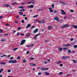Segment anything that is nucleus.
<instances>
[{
  "instance_id": "1",
  "label": "nucleus",
  "mask_w": 77,
  "mask_h": 77,
  "mask_svg": "<svg viewBox=\"0 0 77 77\" xmlns=\"http://www.w3.org/2000/svg\"><path fill=\"white\" fill-rule=\"evenodd\" d=\"M40 69L42 70V71H45V70H48V68H45L44 67H41Z\"/></svg>"
},
{
  "instance_id": "2",
  "label": "nucleus",
  "mask_w": 77,
  "mask_h": 77,
  "mask_svg": "<svg viewBox=\"0 0 77 77\" xmlns=\"http://www.w3.org/2000/svg\"><path fill=\"white\" fill-rule=\"evenodd\" d=\"M17 61L15 60H10L9 61V63H17Z\"/></svg>"
},
{
  "instance_id": "3",
  "label": "nucleus",
  "mask_w": 77,
  "mask_h": 77,
  "mask_svg": "<svg viewBox=\"0 0 77 77\" xmlns=\"http://www.w3.org/2000/svg\"><path fill=\"white\" fill-rule=\"evenodd\" d=\"M26 43V40H22V42H21L20 45H23L24 44H25Z\"/></svg>"
},
{
  "instance_id": "4",
  "label": "nucleus",
  "mask_w": 77,
  "mask_h": 77,
  "mask_svg": "<svg viewBox=\"0 0 77 77\" xmlns=\"http://www.w3.org/2000/svg\"><path fill=\"white\" fill-rule=\"evenodd\" d=\"M69 25L67 24H66L64 26L61 27V28H64V27H69Z\"/></svg>"
},
{
  "instance_id": "5",
  "label": "nucleus",
  "mask_w": 77,
  "mask_h": 77,
  "mask_svg": "<svg viewBox=\"0 0 77 77\" xmlns=\"http://www.w3.org/2000/svg\"><path fill=\"white\" fill-rule=\"evenodd\" d=\"M61 13L62 14H63V15H65L66 14L65 12V11H64L63 10H61Z\"/></svg>"
},
{
  "instance_id": "6",
  "label": "nucleus",
  "mask_w": 77,
  "mask_h": 77,
  "mask_svg": "<svg viewBox=\"0 0 77 77\" xmlns=\"http://www.w3.org/2000/svg\"><path fill=\"white\" fill-rule=\"evenodd\" d=\"M28 8H33L34 7V5H31L28 6Z\"/></svg>"
},
{
  "instance_id": "7",
  "label": "nucleus",
  "mask_w": 77,
  "mask_h": 77,
  "mask_svg": "<svg viewBox=\"0 0 77 77\" xmlns=\"http://www.w3.org/2000/svg\"><path fill=\"white\" fill-rule=\"evenodd\" d=\"M31 26V24H29L28 25L26 26V29H28L29 27H30Z\"/></svg>"
},
{
  "instance_id": "8",
  "label": "nucleus",
  "mask_w": 77,
  "mask_h": 77,
  "mask_svg": "<svg viewBox=\"0 0 77 77\" xmlns=\"http://www.w3.org/2000/svg\"><path fill=\"white\" fill-rule=\"evenodd\" d=\"M38 29H36L34 31L33 33H36L37 32H38Z\"/></svg>"
},
{
  "instance_id": "9",
  "label": "nucleus",
  "mask_w": 77,
  "mask_h": 77,
  "mask_svg": "<svg viewBox=\"0 0 77 77\" xmlns=\"http://www.w3.org/2000/svg\"><path fill=\"white\" fill-rule=\"evenodd\" d=\"M30 35V33H27L26 35V37H27V36H29Z\"/></svg>"
},
{
  "instance_id": "10",
  "label": "nucleus",
  "mask_w": 77,
  "mask_h": 77,
  "mask_svg": "<svg viewBox=\"0 0 77 77\" xmlns=\"http://www.w3.org/2000/svg\"><path fill=\"white\" fill-rule=\"evenodd\" d=\"M4 6L5 7H9L10 6L8 4H5L4 5Z\"/></svg>"
},
{
  "instance_id": "11",
  "label": "nucleus",
  "mask_w": 77,
  "mask_h": 77,
  "mask_svg": "<svg viewBox=\"0 0 77 77\" xmlns=\"http://www.w3.org/2000/svg\"><path fill=\"white\" fill-rule=\"evenodd\" d=\"M54 20H56L57 21H59V18L57 17H56L54 18Z\"/></svg>"
},
{
  "instance_id": "12",
  "label": "nucleus",
  "mask_w": 77,
  "mask_h": 77,
  "mask_svg": "<svg viewBox=\"0 0 77 77\" xmlns=\"http://www.w3.org/2000/svg\"><path fill=\"white\" fill-rule=\"evenodd\" d=\"M62 50H63V48H58V50L60 51H61Z\"/></svg>"
},
{
  "instance_id": "13",
  "label": "nucleus",
  "mask_w": 77,
  "mask_h": 77,
  "mask_svg": "<svg viewBox=\"0 0 77 77\" xmlns=\"http://www.w3.org/2000/svg\"><path fill=\"white\" fill-rule=\"evenodd\" d=\"M60 3H62L63 5H66V2H60Z\"/></svg>"
},
{
  "instance_id": "14",
  "label": "nucleus",
  "mask_w": 77,
  "mask_h": 77,
  "mask_svg": "<svg viewBox=\"0 0 77 77\" xmlns=\"http://www.w3.org/2000/svg\"><path fill=\"white\" fill-rule=\"evenodd\" d=\"M52 27H53L51 26H50L48 27V30H51V28H52Z\"/></svg>"
},
{
  "instance_id": "15",
  "label": "nucleus",
  "mask_w": 77,
  "mask_h": 77,
  "mask_svg": "<svg viewBox=\"0 0 77 77\" xmlns=\"http://www.w3.org/2000/svg\"><path fill=\"white\" fill-rule=\"evenodd\" d=\"M45 74H46V75H50V73H49V72H45Z\"/></svg>"
},
{
  "instance_id": "16",
  "label": "nucleus",
  "mask_w": 77,
  "mask_h": 77,
  "mask_svg": "<svg viewBox=\"0 0 77 77\" xmlns=\"http://www.w3.org/2000/svg\"><path fill=\"white\" fill-rule=\"evenodd\" d=\"M26 9H21L19 11H26Z\"/></svg>"
},
{
  "instance_id": "17",
  "label": "nucleus",
  "mask_w": 77,
  "mask_h": 77,
  "mask_svg": "<svg viewBox=\"0 0 77 77\" xmlns=\"http://www.w3.org/2000/svg\"><path fill=\"white\" fill-rule=\"evenodd\" d=\"M72 27H74L75 29H77V26L76 25H72Z\"/></svg>"
},
{
  "instance_id": "18",
  "label": "nucleus",
  "mask_w": 77,
  "mask_h": 77,
  "mask_svg": "<svg viewBox=\"0 0 77 77\" xmlns=\"http://www.w3.org/2000/svg\"><path fill=\"white\" fill-rule=\"evenodd\" d=\"M62 63V62H61V61H57V64H59V63Z\"/></svg>"
},
{
  "instance_id": "19",
  "label": "nucleus",
  "mask_w": 77,
  "mask_h": 77,
  "mask_svg": "<svg viewBox=\"0 0 77 77\" xmlns=\"http://www.w3.org/2000/svg\"><path fill=\"white\" fill-rule=\"evenodd\" d=\"M62 58V59H66V56H63Z\"/></svg>"
},
{
  "instance_id": "20",
  "label": "nucleus",
  "mask_w": 77,
  "mask_h": 77,
  "mask_svg": "<svg viewBox=\"0 0 77 77\" xmlns=\"http://www.w3.org/2000/svg\"><path fill=\"white\" fill-rule=\"evenodd\" d=\"M18 49V48H13V51H16V50H17Z\"/></svg>"
},
{
  "instance_id": "21",
  "label": "nucleus",
  "mask_w": 77,
  "mask_h": 77,
  "mask_svg": "<svg viewBox=\"0 0 77 77\" xmlns=\"http://www.w3.org/2000/svg\"><path fill=\"white\" fill-rule=\"evenodd\" d=\"M21 27H19L18 28L17 30L18 31H19V30H21Z\"/></svg>"
},
{
  "instance_id": "22",
  "label": "nucleus",
  "mask_w": 77,
  "mask_h": 77,
  "mask_svg": "<svg viewBox=\"0 0 77 77\" xmlns=\"http://www.w3.org/2000/svg\"><path fill=\"white\" fill-rule=\"evenodd\" d=\"M72 61H73V63H76V62H77V61H75V60H72Z\"/></svg>"
},
{
  "instance_id": "23",
  "label": "nucleus",
  "mask_w": 77,
  "mask_h": 77,
  "mask_svg": "<svg viewBox=\"0 0 77 77\" xmlns=\"http://www.w3.org/2000/svg\"><path fill=\"white\" fill-rule=\"evenodd\" d=\"M31 65V66H36V64H33L32 65Z\"/></svg>"
},
{
  "instance_id": "24",
  "label": "nucleus",
  "mask_w": 77,
  "mask_h": 77,
  "mask_svg": "<svg viewBox=\"0 0 77 77\" xmlns=\"http://www.w3.org/2000/svg\"><path fill=\"white\" fill-rule=\"evenodd\" d=\"M74 48H77V45H75L73 46Z\"/></svg>"
},
{
  "instance_id": "25",
  "label": "nucleus",
  "mask_w": 77,
  "mask_h": 77,
  "mask_svg": "<svg viewBox=\"0 0 77 77\" xmlns=\"http://www.w3.org/2000/svg\"><path fill=\"white\" fill-rule=\"evenodd\" d=\"M5 63H1V65H5Z\"/></svg>"
},
{
  "instance_id": "26",
  "label": "nucleus",
  "mask_w": 77,
  "mask_h": 77,
  "mask_svg": "<svg viewBox=\"0 0 77 77\" xmlns=\"http://www.w3.org/2000/svg\"><path fill=\"white\" fill-rule=\"evenodd\" d=\"M19 14L20 15H23V13L22 12H19Z\"/></svg>"
},
{
  "instance_id": "27",
  "label": "nucleus",
  "mask_w": 77,
  "mask_h": 77,
  "mask_svg": "<svg viewBox=\"0 0 77 77\" xmlns=\"http://www.w3.org/2000/svg\"><path fill=\"white\" fill-rule=\"evenodd\" d=\"M1 41H2V42H5V40L3 39H1Z\"/></svg>"
},
{
  "instance_id": "28",
  "label": "nucleus",
  "mask_w": 77,
  "mask_h": 77,
  "mask_svg": "<svg viewBox=\"0 0 77 77\" xmlns=\"http://www.w3.org/2000/svg\"><path fill=\"white\" fill-rule=\"evenodd\" d=\"M59 75H61V74H63V72H60L59 73Z\"/></svg>"
},
{
  "instance_id": "29",
  "label": "nucleus",
  "mask_w": 77,
  "mask_h": 77,
  "mask_svg": "<svg viewBox=\"0 0 77 77\" xmlns=\"http://www.w3.org/2000/svg\"><path fill=\"white\" fill-rule=\"evenodd\" d=\"M66 46L67 47V46H71V44H67L66 45Z\"/></svg>"
},
{
  "instance_id": "30",
  "label": "nucleus",
  "mask_w": 77,
  "mask_h": 77,
  "mask_svg": "<svg viewBox=\"0 0 77 77\" xmlns=\"http://www.w3.org/2000/svg\"><path fill=\"white\" fill-rule=\"evenodd\" d=\"M62 46V47H67L66 45H63Z\"/></svg>"
},
{
  "instance_id": "31",
  "label": "nucleus",
  "mask_w": 77,
  "mask_h": 77,
  "mask_svg": "<svg viewBox=\"0 0 77 77\" xmlns=\"http://www.w3.org/2000/svg\"><path fill=\"white\" fill-rule=\"evenodd\" d=\"M27 4H30V3H32V2L30 1L29 2H27Z\"/></svg>"
},
{
  "instance_id": "32",
  "label": "nucleus",
  "mask_w": 77,
  "mask_h": 77,
  "mask_svg": "<svg viewBox=\"0 0 77 77\" xmlns=\"http://www.w3.org/2000/svg\"><path fill=\"white\" fill-rule=\"evenodd\" d=\"M38 21V20L35 19L34 20V22L35 23H36V21Z\"/></svg>"
},
{
  "instance_id": "33",
  "label": "nucleus",
  "mask_w": 77,
  "mask_h": 77,
  "mask_svg": "<svg viewBox=\"0 0 77 77\" xmlns=\"http://www.w3.org/2000/svg\"><path fill=\"white\" fill-rule=\"evenodd\" d=\"M17 3L15 2L14 3H12V5H17Z\"/></svg>"
},
{
  "instance_id": "34",
  "label": "nucleus",
  "mask_w": 77,
  "mask_h": 77,
  "mask_svg": "<svg viewBox=\"0 0 77 77\" xmlns=\"http://www.w3.org/2000/svg\"><path fill=\"white\" fill-rule=\"evenodd\" d=\"M42 23H45V21H44V20H42Z\"/></svg>"
},
{
  "instance_id": "35",
  "label": "nucleus",
  "mask_w": 77,
  "mask_h": 77,
  "mask_svg": "<svg viewBox=\"0 0 77 77\" xmlns=\"http://www.w3.org/2000/svg\"><path fill=\"white\" fill-rule=\"evenodd\" d=\"M38 11H42V9H39L38 10Z\"/></svg>"
},
{
  "instance_id": "36",
  "label": "nucleus",
  "mask_w": 77,
  "mask_h": 77,
  "mask_svg": "<svg viewBox=\"0 0 77 77\" xmlns=\"http://www.w3.org/2000/svg\"><path fill=\"white\" fill-rule=\"evenodd\" d=\"M22 23H24V20H22L21 21Z\"/></svg>"
},
{
  "instance_id": "37",
  "label": "nucleus",
  "mask_w": 77,
  "mask_h": 77,
  "mask_svg": "<svg viewBox=\"0 0 77 77\" xmlns=\"http://www.w3.org/2000/svg\"><path fill=\"white\" fill-rule=\"evenodd\" d=\"M3 72V69H1L0 70V73H1V72Z\"/></svg>"
},
{
  "instance_id": "38",
  "label": "nucleus",
  "mask_w": 77,
  "mask_h": 77,
  "mask_svg": "<svg viewBox=\"0 0 77 77\" xmlns=\"http://www.w3.org/2000/svg\"><path fill=\"white\" fill-rule=\"evenodd\" d=\"M3 32V30L2 29L0 30V33H2Z\"/></svg>"
},
{
  "instance_id": "39",
  "label": "nucleus",
  "mask_w": 77,
  "mask_h": 77,
  "mask_svg": "<svg viewBox=\"0 0 77 77\" xmlns=\"http://www.w3.org/2000/svg\"><path fill=\"white\" fill-rule=\"evenodd\" d=\"M60 66H61V67H62L63 66V64H60Z\"/></svg>"
},
{
  "instance_id": "40",
  "label": "nucleus",
  "mask_w": 77,
  "mask_h": 77,
  "mask_svg": "<svg viewBox=\"0 0 77 77\" xmlns=\"http://www.w3.org/2000/svg\"><path fill=\"white\" fill-rule=\"evenodd\" d=\"M9 23H6V24H5V26H9Z\"/></svg>"
},
{
  "instance_id": "41",
  "label": "nucleus",
  "mask_w": 77,
  "mask_h": 77,
  "mask_svg": "<svg viewBox=\"0 0 77 77\" xmlns=\"http://www.w3.org/2000/svg\"><path fill=\"white\" fill-rule=\"evenodd\" d=\"M54 4H53L52 5V8H54Z\"/></svg>"
},
{
  "instance_id": "42",
  "label": "nucleus",
  "mask_w": 77,
  "mask_h": 77,
  "mask_svg": "<svg viewBox=\"0 0 77 77\" xmlns=\"http://www.w3.org/2000/svg\"><path fill=\"white\" fill-rule=\"evenodd\" d=\"M44 63L45 64H47V63H48L47 61L44 62Z\"/></svg>"
},
{
  "instance_id": "43",
  "label": "nucleus",
  "mask_w": 77,
  "mask_h": 77,
  "mask_svg": "<svg viewBox=\"0 0 77 77\" xmlns=\"http://www.w3.org/2000/svg\"><path fill=\"white\" fill-rule=\"evenodd\" d=\"M20 8H22V9H23L24 8V7L23 6H20L19 7Z\"/></svg>"
},
{
  "instance_id": "44",
  "label": "nucleus",
  "mask_w": 77,
  "mask_h": 77,
  "mask_svg": "<svg viewBox=\"0 0 77 77\" xmlns=\"http://www.w3.org/2000/svg\"><path fill=\"white\" fill-rule=\"evenodd\" d=\"M19 35H20V33H19V32H18L17 33V36Z\"/></svg>"
},
{
  "instance_id": "45",
  "label": "nucleus",
  "mask_w": 77,
  "mask_h": 77,
  "mask_svg": "<svg viewBox=\"0 0 77 77\" xmlns=\"http://www.w3.org/2000/svg\"><path fill=\"white\" fill-rule=\"evenodd\" d=\"M70 11L71 12H74V10H70Z\"/></svg>"
},
{
  "instance_id": "46",
  "label": "nucleus",
  "mask_w": 77,
  "mask_h": 77,
  "mask_svg": "<svg viewBox=\"0 0 77 77\" xmlns=\"http://www.w3.org/2000/svg\"><path fill=\"white\" fill-rule=\"evenodd\" d=\"M50 11V12H51V13L52 12H53V10H51Z\"/></svg>"
},
{
  "instance_id": "47",
  "label": "nucleus",
  "mask_w": 77,
  "mask_h": 77,
  "mask_svg": "<svg viewBox=\"0 0 77 77\" xmlns=\"http://www.w3.org/2000/svg\"><path fill=\"white\" fill-rule=\"evenodd\" d=\"M49 10L50 11V10H52V8H49Z\"/></svg>"
},
{
  "instance_id": "48",
  "label": "nucleus",
  "mask_w": 77,
  "mask_h": 77,
  "mask_svg": "<svg viewBox=\"0 0 77 77\" xmlns=\"http://www.w3.org/2000/svg\"><path fill=\"white\" fill-rule=\"evenodd\" d=\"M57 12V11L56 10H55L54 11V13L56 14Z\"/></svg>"
},
{
  "instance_id": "49",
  "label": "nucleus",
  "mask_w": 77,
  "mask_h": 77,
  "mask_svg": "<svg viewBox=\"0 0 77 77\" xmlns=\"http://www.w3.org/2000/svg\"><path fill=\"white\" fill-rule=\"evenodd\" d=\"M42 74V73L39 72L38 74V75H41Z\"/></svg>"
},
{
  "instance_id": "50",
  "label": "nucleus",
  "mask_w": 77,
  "mask_h": 77,
  "mask_svg": "<svg viewBox=\"0 0 77 77\" xmlns=\"http://www.w3.org/2000/svg\"><path fill=\"white\" fill-rule=\"evenodd\" d=\"M4 35L7 36V35H8V33L5 34H4Z\"/></svg>"
},
{
  "instance_id": "51",
  "label": "nucleus",
  "mask_w": 77,
  "mask_h": 77,
  "mask_svg": "<svg viewBox=\"0 0 77 77\" xmlns=\"http://www.w3.org/2000/svg\"><path fill=\"white\" fill-rule=\"evenodd\" d=\"M11 70H10V69H9V70H8V72H11Z\"/></svg>"
},
{
  "instance_id": "52",
  "label": "nucleus",
  "mask_w": 77,
  "mask_h": 77,
  "mask_svg": "<svg viewBox=\"0 0 77 77\" xmlns=\"http://www.w3.org/2000/svg\"><path fill=\"white\" fill-rule=\"evenodd\" d=\"M17 59H20V57L19 56L17 57Z\"/></svg>"
},
{
  "instance_id": "53",
  "label": "nucleus",
  "mask_w": 77,
  "mask_h": 77,
  "mask_svg": "<svg viewBox=\"0 0 77 77\" xmlns=\"http://www.w3.org/2000/svg\"><path fill=\"white\" fill-rule=\"evenodd\" d=\"M26 62V60H23V62L24 63H25V62Z\"/></svg>"
},
{
  "instance_id": "54",
  "label": "nucleus",
  "mask_w": 77,
  "mask_h": 77,
  "mask_svg": "<svg viewBox=\"0 0 77 77\" xmlns=\"http://www.w3.org/2000/svg\"><path fill=\"white\" fill-rule=\"evenodd\" d=\"M63 50H66V48H63Z\"/></svg>"
},
{
  "instance_id": "55",
  "label": "nucleus",
  "mask_w": 77,
  "mask_h": 77,
  "mask_svg": "<svg viewBox=\"0 0 77 77\" xmlns=\"http://www.w3.org/2000/svg\"><path fill=\"white\" fill-rule=\"evenodd\" d=\"M29 53H30V52H29V51H27L26 52L27 54H29Z\"/></svg>"
},
{
  "instance_id": "56",
  "label": "nucleus",
  "mask_w": 77,
  "mask_h": 77,
  "mask_svg": "<svg viewBox=\"0 0 77 77\" xmlns=\"http://www.w3.org/2000/svg\"><path fill=\"white\" fill-rule=\"evenodd\" d=\"M73 40H74V39H73V38H72L70 39L71 41H73Z\"/></svg>"
},
{
  "instance_id": "57",
  "label": "nucleus",
  "mask_w": 77,
  "mask_h": 77,
  "mask_svg": "<svg viewBox=\"0 0 77 77\" xmlns=\"http://www.w3.org/2000/svg\"><path fill=\"white\" fill-rule=\"evenodd\" d=\"M38 17V15H36V16H34V18H35V17Z\"/></svg>"
},
{
  "instance_id": "58",
  "label": "nucleus",
  "mask_w": 77,
  "mask_h": 77,
  "mask_svg": "<svg viewBox=\"0 0 77 77\" xmlns=\"http://www.w3.org/2000/svg\"><path fill=\"white\" fill-rule=\"evenodd\" d=\"M20 35H21V36H24V34L21 33V34H20Z\"/></svg>"
},
{
  "instance_id": "59",
  "label": "nucleus",
  "mask_w": 77,
  "mask_h": 77,
  "mask_svg": "<svg viewBox=\"0 0 77 77\" xmlns=\"http://www.w3.org/2000/svg\"><path fill=\"white\" fill-rule=\"evenodd\" d=\"M30 59H31V60H33V59H34V58H31Z\"/></svg>"
},
{
  "instance_id": "60",
  "label": "nucleus",
  "mask_w": 77,
  "mask_h": 77,
  "mask_svg": "<svg viewBox=\"0 0 77 77\" xmlns=\"http://www.w3.org/2000/svg\"><path fill=\"white\" fill-rule=\"evenodd\" d=\"M3 17L2 16H0V20H1V18H3Z\"/></svg>"
},
{
  "instance_id": "61",
  "label": "nucleus",
  "mask_w": 77,
  "mask_h": 77,
  "mask_svg": "<svg viewBox=\"0 0 77 77\" xmlns=\"http://www.w3.org/2000/svg\"><path fill=\"white\" fill-rule=\"evenodd\" d=\"M66 58H69V56H66Z\"/></svg>"
},
{
  "instance_id": "62",
  "label": "nucleus",
  "mask_w": 77,
  "mask_h": 77,
  "mask_svg": "<svg viewBox=\"0 0 77 77\" xmlns=\"http://www.w3.org/2000/svg\"><path fill=\"white\" fill-rule=\"evenodd\" d=\"M32 5L33 4H35V2H31Z\"/></svg>"
},
{
  "instance_id": "63",
  "label": "nucleus",
  "mask_w": 77,
  "mask_h": 77,
  "mask_svg": "<svg viewBox=\"0 0 77 77\" xmlns=\"http://www.w3.org/2000/svg\"><path fill=\"white\" fill-rule=\"evenodd\" d=\"M47 61H48V62H50V59H48Z\"/></svg>"
},
{
  "instance_id": "64",
  "label": "nucleus",
  "mask_w": 77,
  "mask_h": 77,
  "mask_svg": "<svg viewBox=\"0 0 77 77\" xmlns=\"http://www.w3.org/2000/svg\"><path fill=\"white\" fill-rule=\"evenodd\" d=\"M38 22L39 23H41V21L38 20Z\"/></svg>"
}]
</instances>
